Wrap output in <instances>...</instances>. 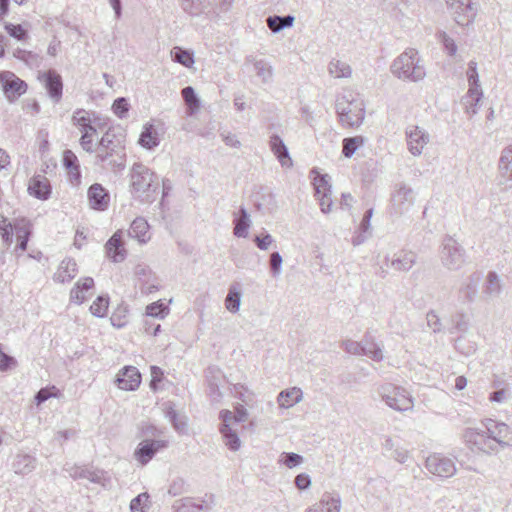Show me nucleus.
Masks as SVG:
<instances>
[{
	"instance_id": "f257e3e1",
	"label": "nucleus",
	"mask_w": 512,
	"mask_h": 512,
	"mask_svg": "<svg viewBox=\"0 0 512 512\" xmlns=\"http://www.w3.org/2000/svg\"><path fill=\"white\" fill-rule=\"evenodd\" d=\"M129 187L134 199L142 203H152L158 195L159 178L149 167L136 162L130 168Z\"/></svg>"
},
{
	"instance_id": "f03ea898",
	"label": "nucleus",
	"mask_w": 512,
	"mask_h": 512,
	"mask_svg": "<svg viewBox=\"0 0 512 512\" xmlns=\"http://www.w3.org/2000/svg\"><path fill=\"white\" fill-rule=\"evenodd\" d=\"M335 109L342 126L354 128L362 124L365 115L364 102L353 91L347 90L340 94L336 99Z\"/></svg>"
},
{
	"instance_id": "7ed1b4c3",
	"label": "nucleus",
	"mask_w": 512,
	"mask_h": 512,
	"mask_svg": "<svg viewBox=\"0 0 512 512\" xmlns=\"http://www.w3.org/2000/svg\"><path fill=\"white\" fill-rule=\"evenodd\" d=\"M391 73L401 80L419 82L426 76V70L418 51L406 49L391 64Z\"/></svg>"
},
{
	"instance_id": "20e7f679",
	"label": "nucleus",
	"mask_w": 512,
	"mask_h": 512,
	"mask_svg": "<svg viewBox=\"0 0 512 512\" xmlns=\"http://www.w3.org/2000/svg\"><path fill=\"white\" fill-rule=\"evenodd\" d=\"M72 123L81 132L80 145L86 152L94 151V137L97 135V129L92 124L90 113L84 109H78L73 113Z\"/></svg>"
},
{
	"instance_id": "39448f33",
	"label": "nucleus",
	"mask_w": 512,
	"mask_h": 512,
	"mask_svg": "<svg viewBox=\"0 0 512 512\" xmlns=\"http://www.w3.org/2000/svg\"><path fill=\"white\" fill-rule=\"evenodd\" d=\"M416 194L406 182L399 181L392 185L390 192L391 209L396 214L407 212L415 203Z\"/></svg>"
},
{
	"instance_id": "423d86ee",
	"label": "nucleus",
	"mask_w": 512,
	"mask_h": 512,
	"mask_svg": "<svg viewBox=\"0 0 512 512\" xmlns=\"http://www.w3.org/2000/svg\"><path fill=\"white\" fill-rule=\"evenodd\" d=\"M447 9L454 21L461 26L472 23L478 12V5L473 0H445Z\"/></svg>"
},
{
	"instance_id": "0eeeda50",
	"label": "nucleus",
	"mask_w": 512,
	"mask_h": 512,
	"mask_svg": "<svg viewBox=\"0 0 512 512\" xmlns=\"http://www.w3.org/2000/svg\"><path fill=\"white\" fill-rule=\"evenodd\" d=\"M343 349L352 355H367L374 361L382 360V351L375 344L374 336L371 333H367L362 342L353 340H345L342 343Z\"/></svg>"
},
{
	"instance_id": "6e6552de",
	"label": "nucleus",
	"mask_w": 512,
	"mask_h": 512,
	"mask_svg": "<svg viewBox=\"0 0 512 512\" xmlns=\"http://www.w3.org/2000/svg\"><path fill=\"white\" fill-rule=\"evenodd\" d=\"M440 257L446 268L457 270L464 263V250L454 238L447 236L443 240Z\"/></svg>"
},
{
	"instance_id": "1a4fd4ad",
	"label": "nucleus",
	"mask_w": 512,
	"mask_h": 512,
	"mask_svg": "<svg viewBox=\"0 0 512 512\" xmlns=\"http://www.w3.org/2000/svg\"><path fill=\"white\" fill-rule=\"evenodd\" d=\"M425 467L429 473L440 478H450L457 471L455 461L439 453L429 455Z\"/></svg>"
},
{
	"instance_id": "9d476101",
	"label": "nucleus",
	"mask_w": 512,
	"mask_h": 512,
	"mask_svg": "<svg viewBox=\"0 0 512 512\" xmlns=\"http://www.w3.org/2000/svg\"><path fill=\"white\" fill-rule=\"evenodd\" d=\"M407 148L413 156H420L430 142L429 133L418 125H408L405 130Z\"/></svg>"
},
{
	"instance_id": "9b49d317",
	"label": "nucleus",
	"mask_w": 512,
	"mask_h": 512,
	"mask_svg": "<svg viewBox=\"0 0 512 512\" xmlns=\"http://www.w3.org/2000/svg\"><path fill=\"white\" fill-rule=\"evenodd\" d=\"M464 438L467 443L486 454L498 453L500 451L497 443L491 439L485 430L479 431L474 428H468L464 433Z\"/></svg>"
},
{
	"instance_id": "f8f14e48",
	"label": "nucleus",
	"mask_w": 512,
	"mask_h": 512,
	"mask_svg": "<svg viewBox=\"0 0 512 512\" xmlns=\"http://www.w3.org/2000/svg\"><path fill=\"white\" fill-rule=\"evenodd\" d=\"M464 438L467 443L486 454L498 453L500 451L497 443L491 439L485 430L479 431L474 428H468L464 433Z\"/></svg>"
},
{
	"instance_id": "ddd939ff",
	"label": "nucleus",
	"mask_w": 512,
	"mask_h": 512,
	"mask_svg": "<svg viewBox=\"0 0 512 512\" xmlns=\"http://www.w3.org/2000/svg\"><path fill=\"white\" fill-rule=\"evenodd\" d=\"M484 427L491 439L497 443L499 449L512 445V432L507 424L493 419H486Z\"/></svg>"
},
{
	"instance_id": "4468645a",
	"label": "nucleus",
	"mask_w": 512,
	"mask_h": 512,
	"mask_svg": "<svg viewBox=\"0 0 512 512\" xmlns=\"http://www.w3.org/2000/svg\"><path fill=\"white\" fill-rule=\"evenodd\" d=\"M168 441L163 439L143 440L136 447L133 456L141 465L148 464L157 452L166 448Z\"/></svg>"
},
{
	"instance_id": "2eb2a0df",
	"label": "nucleus",
	"mask_w": 512,
	"mask_h": 512,
	"mask_svg": "<svg viewBox=\"0 0 512 512\" xmlns=\"http://www.w3.org/2000/svg\"><path fill=\"white\" fill-rule=\"evenodd\" d=\"M0 82L4 94L9 101H14L27 90V84L10 71L0 73Z\"/></svg>"
},
{
	"instance_id": "dca6fc26",
	"label": "nucleus",
	"mask_w": 512,
	"mask_h": 512,
	"mask_svg": "<svg viewBox=\"0 0 512 512\" xmlns=\"http://www.w3.org/2000/svg\"><path fill=\"white\" fill-rule=\"evenodd\" d=\"M95 159L97 165L108 167L114 171L122 170L125 166V153L123 151L97 148Z\"/></svg>"
},
{
	"instance_id": "f3484780",
	"label": "nucleus",
	"mask_w": 512,
	"mask_h": 512,
	"mask_svg": "<svg viewBox=\"0 0 512 512\" xmlns=\"http://www.w3.org/2000/svg\"><path fill=\"white\" fill-rule=\"evenodd\" d=\"M386 405L403 412L413 408V400L404 388L394 386L392 391L386 393Z\"/></svg>"
},
{
	"instance_id": "a211bd4d",
	"label": "nucleus",
	"mask_w": 512,
	"mask_h": 512,
	"mask_svg": "<svg viewBox=\"0 0 512 512\" xmlns=\"http://www.w3.org/2000/svg\"><path fill=\"white\" fill-rule=\"evenodd\" d=\"M89 207L96 211H105L109 207L110 194L99 183L92 184L87 191Z\"/></svg>"
},
{
	"instance_id": "6ab92c4d",
	"label": "nucleus",
	"mask_w": 512,
	"mask_h": 512,
	"mask_svg": "<svg viewBox=\"0 0 512 512\" xmlns=\"http://www.w3.org/2000/svg\"><path fill=\"white\" fill-rule=\"evenodd\" d=\"M115 383L121 390H136L141 383L140 372L134 366H126L117 374Z\"/></svg>"
},
{
	"instance_id": "aec40b11",
	"label": "nucleus",
	"mask_w": 512,
	"mask_h": 512,
	"mask_svg": "<svg viewBox=\"0 0 512 512\" xmlns=\"http://www.w3.org/2000/svg\"><path fill=\"white\" fill-rule=\"evenodd\" d=\"M499 185L512 188V146L505 147L499 159Z\"/></svg>"
},
{
	"instance_id": "412c9836",
	"label": "nucleus",
	"mask_w": 512,
	"mask_h": 512,
	"mask_svg": "<svg viewBox=\"0 0 512 512\" xmlns=\"http://www.w3.org/2000/svg\"><path fill=\"white\" fill-rule=\"evenodd\" d=\"M27 191L29 195L39 200L45 201L50 198L52 187L46 176L38 174L29 180Z\"/></svg>"
},
{
	"instance_id": "4be33fe9",
	"label": "nucleus",
	"mask_w": 512,
	"mask_h": 512,
	"mask_svg": "<svg viewBox=\"0 0 512 512\" xmlns=\"http://www.w3.org/2000/svg\"><path fill=\"white\" fill-rule=\"evenodd\" d=\"M341 497L337 492H325L318 503L306 509L305 512H340Z\"/></svg>"
},
{
	"instance_id": "5701e85b",
	"label": "nucleus",
	"mask_w": 512,
	"mask_h": 512,
	"mask_svg": "<svg viewBox=\"0 0 512 512\" xmlns=\"http://www.w3.org/2000/svg\"><path fill=\"white\" fill-rule=\"evenodd\" d=\"M123 232L116 231L105 245L106 254L114 263H120L126 258V249L122 241Z\"/></svg>"
},
{
	"instance_id": "b1692460",
	"label": "nucleus",
	"mask_w": 512,
	"mask_h": 512,
	"mask_svg": "<svg viewBox=\"0 0 512 512\" xmlns=\"http://www.w3.org/2000/svg\"><path fill=\"white\" fill-rule=\"evenodd\" d=\"M212 496L210 500H195L193 498H182L173 504L174 512H201L209 511L212 508Z\"/></svg>"
},
{
	"instance_id": "393cba45",
	"label": "nucleus",
	"mask_w": 512,
	"mask_h": 512,
	"mask_svg": "<svg viewBox=\"0 0 512 512\" xmlns=\"http://www.w3.org/2000/svg\"><path fill=\"white\" fill-rule=\"evenodd\" d=\"M45 88L53 100V102L58 103L62 98L63 91V83L62 78L55 71H48L43 75Z\"/></svg>"
},
{
	"instance_id": "a878e982",
	"label": "nucleus",
	"mask_w": 512,
	"mask_h": 512,
	"mask_svg": "<svg viewBox=\"0 0 512 512\" xmlns=\"http://www.w3.org/2000/svg\"><path fill=\"white\" fill-rule=\"evenodd\" d=\"M77 264L74 259L66 258L61 261L56 272L53 275V280L57 283L70 282L77 275Z\"/></svg>"
},
{
	"instance_id": "bb28decb",
	"label": "nucleus",
	"mask_w": 512,
	"mask_h": 512,
	"mask_svg": "<svg viewBox=\"0 0 512 512\" xmlns=\"http://www.w3.org/2000/svg\"><path fill=\"white\" fill-rule=\"evenodd\" d=\"M149 228V224L145 218L137 217L131 223L128 235L137 240L140 244H145L151 238Z\"/></svg>"
},
{
	"instance_id": "cd10ccee",
	"label": "nucleus",
	"mask_w": 512,
	"mask_h": 512,
	"mask_svg": "<svg viewBox=\"0 0 512 512\" xmlns=\"http://www.w3.org/2000/svg\"><path fill=\"white\" fill-rule=\"evenodd\" d=\"M269 146L282 167H290L292 165L288 149L280 136L272 135L269 140Z\"/></svg>"
},
{
	"instance_id": "c85d7f7f",
	"label": "nucleus",
	"mask_w": 512,
	"mask_h": 512,
	"mask_svg": "<svg viewBox=\"0 0 512 512\" xmlns=\"http://www.w3.org/2000/svg\"><path fill=\"white\" fill-rule=\"evenodd\" d=\"M303 399V392L299 387H292L281 391L277 396V403L279 408L288 409L301 402Z\"/></svg>"
},
{
	"instance_id": "c756f323",
	"label": "nucleus",
	"mask_w": 512,
	"mask_h": 512,
	"mask_svg": "<svg viewBox=\"0 0 512 512\" xmlns=\"http://www.w3.org/2000/svg\"><path fill=\"white\" fill-rule=\"evenodd\" d=\"M234 426L231 423L222 422L219 430L225 446L229 450L236 452L241 447V440Z\"/></svg>"
},
{
	"instance_id": "7c9ffc66",
	"label": "nucleus",
	"mask_w": 512,
	"mask_h": 512,
	"mask_svg": "<svg viewBox=\"0 0 512 512\" xmlns=\"http://www.w3.org/2000/svg\"><path fill=\"white\" fill-rule=\"evenodd\" d=\"M482 96L483 92L481 87H469L467 93L462 98V104L467 114L471 116L477 114Z\"/></svg>"
},
{
	"instance_id": "2f4dec72",
	"label": "nucleus",
	"mask_w": 512,
	"mask_h": 512,
	"mask_svg": "<svg viewBox=\"0 0 512 512\" xmlns=\"http://www.w3.org/2000/svg\"><path fill=\"white\" fill-rule=\"evenodd\" d=\"M479 281L480 276L478 274H473L466 279L458 292L459 301L463 303L473 301L478 291Z\"/></svg>"
},
{
	"instance_id": "473e14b6",
	"label": "nucleus",
	"mask_w": 512,
	"mask_h": 512,
	"mask_svg": "<svg viewBox=\"0 0 512 512\" xmlns=\"http://www.w3.org/2000/svg\"><path fill=\"white\" fill-rule=\"evenodd\" d=\"M416 262V254L413 251H400L396 253L392 260L391 266L397 271H408Z\"/></svg>"
},
{
	"instance_id": "72a5a7b5",
	"label": "nucleus",
	"mask_w": 512,
	"mask_h": 512,
	"mask_svg": "<svg viewBox=\"0 0 512 512\" xmlns=\"http://www.w3.org/2000/svg\"><path fill=\"white\" fill-rule=\"evenodd\" d=\"M14 228L18 241L17 248L23 252L27 249V244L31 234L30 223L25 219L17 220L14 223Z\"/></svg>"
},
{
	"instance_id": "f704fd0d",
	"label": "nucleus",
	"mask_w": 512,
	"mask_h": 512,
	"mask_svg": "<svg viewBox=\"0 0 512 512\" xmlns=\"http://www.w3.org/2000/svg\"><path fill=\"white\" fill-rule=\"evenodd\" d=\"M94 280L91 277H85L79 280L70 291V300L77 304H81L85 300L84 291L92 289Z\"/></svg>"
},
{
	"instance_id": "c9c22d12",
	"label": "nucleus",
	"mask_w": 512,
	"mask_h": 512,
	"mask_svg": "<svg viewBox=\"0 0 512 512\" xmlns=\"http://www.w3.org/2000/svg\"><path fill=\"white\" fill-rule=\"evenodd\" d=\"M234 224V235L239 238H246L248 236V229L251 225V220L244 207H240L239 216L235 218Z\"/></svg>"
},
{
	"instance_id": "e433bc0d",
	"label": "nucleus",
	"mask_w": 512,
	"mask_h": 512,
	"mask_svg": "<svg viewBox=\"0 0 512 512\" xmlns=\"http://www.w3.org/2000/svg\"><path fill=\"white\" fill-rule=\"evenodd\" d=\"M139 143L146 149H153L159 145V136L157 130L152 124H146L144 126V130L142 131L139 138Z\"/></svg>"
},
{
	"instance_id": "4c0bfd02",
	"label": "nucleus",
	"mask_w": 512,
	"mask_h": 512,
	"mask_svg": "<svg viewBox=\"0 0 512 512\" xmlns=\"http://www.w3.org/2000/svg\"><path fill=\"white\" fill-rule=\"evenodd\" d=\"M247 60L253 63L256 74L263 83H270L272 81L274 70L266 60H257L254 58H249Z\"/></svg>"
},
{
	"instance_id": "58836bf2",
	"label": "nucleus",
	"mask_w": 512,
	"mask_h": 512,
	"mask_svg": "<svg viewBox=\"0 0 512 512\" xmlns=\"http://www.w3.org/2000/svg\"><path fill=\"white\" fill-rule=\"evenodd\" d=\"M165 416L170 420V422L173 425V428L179 434H187L188 422L187 417L185 415L179 414L172 407H168L165 411Z\"/></svg>"
},
{
	"instance_id": "ea45409f",
	"label": "nucleus",
	"mask_w": 512,
	"mask_h": 512,
	"mask_svg": "<svg viewBox=\"0 0 512 512\" xmlns=\"http://www.w3.org/2000/svg\"><path fill=\"white\" fill-rule=\"evenodd\" d=\"M235 410V413L229 410H222L220 412V419L222 422L238 425L239 423L247 420L248 412L243 405H238Z\"/></svg>"
},
{
	"instance_id": "a19ab883",
	"label": "nucleus",
	"mask_w": 512,
	"mask_h": 512,
	"mask_svg": "<svg viewBox=\"0 0 512 512\" xmlns=\"http://www.w3.org/2000/svg\"><path fill=\"white\" fill-rule=\"evenodd\" d=\"M182 98L187 106V115H194L200 108V100L191 86H187L181 91Z\"/></svg>"
},
{
	"instance_id": "79ce46f5",
	"label": "nucleus",
	"mask_w": 512,
	"mask_h": 512,
	"mask_svg": "<svg viewBox=\"0 0 512 512\" xmlns=\"http://www.w3.org/2000/svg\"><path fill=\"white\" fill-rule=\"evenodd\" d=\"M294 20H295L294 16H291V15H287V16L274 15V16H269L266 19V24L273 33H278L285 28L291 27L294 23Z\"/></svg>"
},
{
	"instance_id": "37998d69",
	"label": "nucleus",
	"mask_w": 512,
	"mask_h": 512,
	"mask_svg": "<svg viewBox=\"0 0 512 512\" xmlns=\"http://www.w3.org/2000/svg\"><path fill=\"white\" fill-rule=\"evenodd\" d=\"M328 72L334 78H349L352 74L350 65L338 59L330 61Z\"/></svg>"
},
{
	"instance_id": "c03bdc74",
	"label": "nucleus",
	"mask_w": 512,
	"mask_h": 512,
	"mask_svg": "<svg viewBox=\"0 0 512 512\" xmlns=\"http://www.w3.org/2000/svg\"><path fill=\"white\" fill-rule=\"evenodd\" d=\"M171 57L173 61L180 63L186 68H191L195 63L193 52L178 46L171 50Z\"/></svg>"
},
{
	"instance_id": "a18cd8bd",
	"label": "nucleus",
	"mask_w": 512,
	"mask_h": 512,
	"mask_svg": "<svg viewBox=\"0 0 512 512\" xmlns=\"http://www.w3.org/2000/svg\"><path fill=\"white\" fill-rule=\"evenodd\" d=\"M74 478L87 479L93 483H102L104 480V473L101 470H91L88 468H75L74 472L71 473Z\"/></svg>"
},
{
	"instance_id": "49530a36",
	"label": "nucleus",
	"mask_w": 512,
	"mask_h": 512,
	"mask_svg": "<svg viewBox=\"0 0 512 512\" xmlns=\"http://www.w3.org/2000/svg\"><path fill=\"white\" fill-rule=\"evenodd\" d=\"M36 460L30 455H17L14 462L16 473L28 474L35 468Z\"/></svg>"
},
{
	"instance_id": "de8ad7c7",
	"label": "nucleus",
	"mask_w": 512,
	"mask_h": 512,
	"mask_svg": "<svg viewBox=\"0 0 512 512\" xmlns=\"http://www.w3.org/2000/svg\"><path fill=\"white\" fill-rule=\"evenodd\" d=\"M241 293L235 286H231L225 298V307L231 313H236L240 309Z\"/></svg>"
},
{
	"instance_id": "09e8293b",
	"label": "nucleus",
	"mask_w": 512,
	"mask_h": 512,
	"mask_svg": "<svg viewBox=\"0 0 512 512\" xmlns=\"http://www.w3.org/2000/svg\"><path fill=\"white\" fill-rule=\"evenodd\" d=\"M329 180L330 178L327 174L317 173L313 179L314 196L332 193V186Z\"/></svg>"
},
{
	"instance_id": "8fccbe9b",
	"label": "nucleus",
	"mask_w": 512,
	"mask_h": 512,
	"mask_svg": "<svg viewBox=\"0 0 512 512\" xmlns=\"http://www.w3.org/2000/svg\"><path fill=\"white\" fill-rule=\"evenodd\" d=\"M363 144L364 138L362 136L344 138L342 141V153L345 157L350 158Z\"/></svg>"
},
{
	"instance_id": "3c124183",
	"label": "nucleus",
	"mask_w": 512,
	"mask_h": 512,
	"mask_svg": "<svg viewBox=\"0 0 512 512\" xmlns=\"http://www.w3.org/2000/svg\"><path fill=\"white\" fill-rule=\"evenodd\" d=\"M149 494L147 492L140 493L135 498H133L130 502V511L131 512H148L151 503L149 501Z\"/></svg>"
},
{
	"instance_id": "603ef678",
	"label": "nucleus",
	"mask_w": 512,
	"mask_h": 512,
	"mask_svg": "<svg viewBox=\"0 0 512 512\" xmlns=\"http://www.w3.org/2000/svg\"><path fill=\"white\" fill-rule=\"evenodd\" d=\"M97 148H100L102 150L107 149L111 151H123V147L120 141L116 140L115 135L110 132H106L101 137Z\"/></svg>"
},
{
	"instance_id": "864d4df0",
	"label": "nucleus",
	"mask_w": 512,
	"mask_h": 512,
	"mask_svg": "<svg viewBox=\"0 0 512 512\" xmlns=\"http://www.w3.org/2000/svg\"><path fill=\"white\" fill-rule=\"evenodd\" d=\"M109 306V298L107 296H98L90 306V312L99 318L105 317Z\"/></svg>"
},
{
	"instance_id": "5fc2aeb1",
	"label": "nucleus",
	"mask_w": 512,
	"mask_h": 512,
	"mask_svg": "<svg viewBox=\"0 0 512 512\" xmlns=\"http://www.w3.org/2000/svg\"><path fill=\"white\" fill-rule=\"evenodd\" d=\"M303 461H304V458L301 455L294 453V452H284V453H282V455L279 459V463L283 464L284 466H286L289 469H292V468H295V467L301 465L303 463Z\"/></svg>"
},
{
	"instance_id": "6e6d98bb",
	"label": "nucleus",
	"mask_w": 512,
	"mask_h": 512,
	"mask_svg": "<svg viewBox=\"0 0 512 512\" xmlns=\"http://www.w3.org/2000/svg\"><path fill=\"white\" fill-rule=\"evenodd\" d=\"M233 393L235 397L245 404H250L254 399V393L243 384H235L233 386Z\"/></svg>"
},
{
	"instance_id": "4d7b16f0",
	"label": "nucleus",
	"mask_w": 512,
	"mask_h": 512,
	"mask_svg": "<svg viewBox=\"0 0 512 512\" xmlns=\"http://www.w3.org/2000/svg\"><path fill=\"white\" fill-rule=\"evenodd\" d=\"M469 328V321L467 316L463 313H458L452 317V327L449 328L450 333L456 331L466 332Z\"/></svg>"
},
{
	"instance_id": "13d9d810",
	"label": "nucleus",
	"mask_w": 512,
	"mask_h": 512,
	"mask_svg": "<svg viewBox=\"0 0 512 512\" xmlns=\"http://www.w3.org/2000/svg\"><path fill=\"white\" fill-rule=\"evenodd\" d=\"M501 291V284L499 281V277L496 272H489L487 275V287L486 292L489 295H498Z\"/></svg>"
},
{
	"instance_id": "bf43d9fd",
	"label": "nucleus",
	"mask_w": 512,
	"mask_h": 512,
	"mask_svg": "<svg viewBox=\"0 0 512 512\" xmlns=\"http://www.w3.org/2000/svg\"><path fill=\"white\" fill-rule=\"evenodd\" d=\"M427 326L433 333H439L443 330L441 319L435 311H429L426 315Z\"/></svg>"
},
{
	"instance_id": "052dcab7",
	"label": "nucleus",
	"mask_w": 512,
	"mask_h": 512,
	"mask_svg": "<svg viewBox=\"0 0 512 512\" xmlns=\"http://www.w3.org/2000/svg\"><path fill=\"white\" fill-rule=\"evenodd\" d=\"M166 310L167 307L164 305V303L157 301L147 306L146 314L152 317L164 318Z\"/></svg>"
},
{
	"instance_id": "680f3d73",
	"label": "nucleus",
	"mask_w": 512,
	"mask_h": 512,
	"mask_svg": "<svg viewBox=\"0 0 512 512\" xmlns=\"http://www.w3.org/2000/svg\"><path fill=\"white\" fill-rule=\"evenodd\" d=\"M315 198L318 201L320 210L323 214H328L332 211V209H333L332 193H328V194H324V195H317V196H315Z\"/></svg>"
},
{
	"instance_id": "e2e57ef3",
	"label": "nucleus",
	"mask_w": 512,
	"mask_h": 512,
	"mask_svg": "<svg viewBox=\"0 0 512 512\" xmlns=\"http://www.w3.org/2000/svg\"><path fill=\"white\" fill-rule=\"evenodd\" d=\"M467 77L469 87H480L479 76L477 72V63L475 61H470L468 63Z\"/></svg>"
},
{
	"instance_id": "0e129e2a",
	"label": "nucleus",
	"mask_w": 512,
	"mask_h": 512,
	"mask_svg": "<svg viewBox=\"0 0 512 512\" xmlns=\"http://www.w3.org/2000/svg\"><path fill=\"white\" fill-rule=\"evenodd\" d=\"M112 109L118 117L123 118L128 112L129 104L125 98H118L114 101Z\"/></svg>"
},
{
	"instance_id": "69168bd1",
	"label": "nucleus",
	"mask_w": 512,
	"mask_h": 512,
	"mask_svg": "<svg viewBox=\"0 0 512 512\" xmlns=\"http://www.w3.org/2000/svg\"><path fill=\"white\" fill-rule=\"evenodd\" d=\"M283 259L279 252H273L270 255V268L273 276H278L281 273V265H282Z\"/></svg>"
},
{
	"instance_id": "338daca9",
	"label": "nucleus",
	"mask_w": 512,
	"mask_h": 512,
	"mask_svg": "<svg viewBox=\"0 0 512 512\" xmlns=\"http://www.w3.org/2000/svg\"><path fill=\"white\" fill-rule=\"evenodd\" d=\"M63 164L67 170L75 169L79 166L78 158L71 150H65L63 153Z\"/></svg>"
},
{
	"instance_id": "774afa93",
	"label": "nucleus",
	"mask_w": 512,
	"mask_h": 512,
	"mask_svg": "<svg viewBox=\"0 0 512 512\" xmlns=\"http://www.w3.org/2000/svg\"><path fill=\"white\" fill-rule=\"evenodd\" d=\"M439 39L442 42V44L444 45L447 53L450 56L455 55V53L457 51V45L455 44L454 40L451 37H449L445 32H441L439 34Z\"/></svg>"
}]
</instances>
